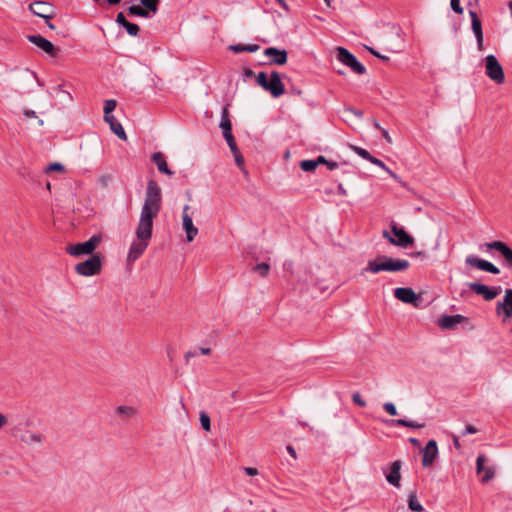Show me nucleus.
<instances>
[{
  "label": "nucleus",
  "mask_w": 512,
  "mask_h": 512,
  "mask_svg": "<svg viewBox=\"0 0 512 512\" xmlns=\"http://www.w3.org/2000/svg\"><path fill=\"white\" fill-rule=\"evenodd\" d=\"M160 208L161 190L154 181H150L147 185L144 204L135 231V238L131 242L127 253L126 265L128 267H132L148 248L152 239L153 221L160 212Z\"/></svg>",
  "instance_id": "f257e3e1"
},
{
  "label": "nucleus",
  "mask_w": 512,
  "mask_h": 512,
  "mask_svg": "<svg viewBox=\"0 0 512 512\" xmlns=\"http://www.w3.org/2000/svg\"><path fill=\"white\" fill-rule=\"evenodd\" d=\"M410 263L404 259H394L385 255H379L375 259L368 262L364 271L371 273H379L382 271L398 272L408 269Z\"/></svg>",
  "instance_id": "f03ea898"
},
{
  "label": "nucleus",
  "mask_w": 512,
  "mask_h": 512,
  "mask_svg": "<svg viewBox=\"0 0 512 512\" xmlns=\"http://www.w3.org/2000/svg\"><path fill=\"white\" fill-rule=\"evenodd\" d=\"M256 81L258 85L275 98L280 97L285 92L284 84L277 71H272L269 78L265 72H259L256 76Z\"/></svg>",
  "instance_id": "7ed1b4c3"
},
{
  "label": "nucleus",
  "mask_w": 512,
  "mask_h": 512,
  "mask_svg": "<svg viewBox=\"0 0 512 512\" xmlns=\"http://www.w3.org/2000/svg\"><path fill=\"white\" fill-rule=\"evenodd\" d=\"M391 234L388 231H383V237L389 241L390 244L406 248L414 243L411 237L403 228L398 227L396 224L391 226Z\"/></svg>",
  "instance_id": "20e7f679"
},
{
  "label": "nucleus",
  "mask_w": 512,
  "mask_h": 512,
  "mask_svg": "<svg viewBox=\"0 0 512 512\" xmlns=\"http://www.w3.org/2000/svg\"><path fill=\"white\" fill-rule=\"evenodd\" d=\"M476 473L482 484H487L494 479L496 468L490 464L489 458L485 454H480L476 460Z\"/></svg>",
  "instance_id": "39448f33"
},
{
  "label": "nucleus",
  "mask_w": 512,
  "mask_h": 512,
  "mask_svg": "<svg viewBox=\"0 0 512 512\" xmlns=\"http://www.w3.org/2000/svg\"><path fill=\"white\" fill-rule=\"evenodd\" d=\"M101 241L100 235H94L88 241L68 246L66 252L75 257L89 255L98 247Z\"/></svg>",
  "instance_id": "423d86ee"
},
{
  "label": "nucleus",
  "mask_w": 512,
  "mask_h": 512,
  "mask_svg": "<svg viewBox=\"0 0 512 512\" xmlns=\"http://www.w3.org/2000/svg\"><path fill=\"white\" fill-rule=\"evenodd\" d=\"M102 261L101 257L97 254L92 255L86 261L80 262L75 266L77 274L85 277L97 275L101 272Z\"/></svg>",
  "instance_id": "0eeeda50"
},
{
  "label": "nucleus",
  "mask_w": 512,
  "mask_h": 512,
  "mask_svg": "<svg viewBox=\"0 0 512 512\" xmlns=\"http://www.w3.org/2000/svg\"><path fill=\"white\" fill-rule=\"evenodd\" d=\"M485 72L487 77L496 84H503L505 74L502 65L494 55H488L485 58Z\"/></svg>",
  "instance_id": "6e6552de"
},
{
  "label": "nucleus",
  "mask_w": 512,
  "mask_h": 512,
  "mask_svg": "<svg viewBox=\"0 0 512 512\" xmlns=\"http://www.w3.org/2000/svg\"><path fill=\"white\" fill-rule=\"evenodd\" d=\"M486 252L496 251L503 259L505 266L512 270V249L502 241H491L483 245Z\"/></svg>",
  "instance_id": "1a4fd4ad"
},
{
  "label": "nucleus",
  "mask_w": 512,
  "mask_h": 512,
  "mask_svg": "<svg viewBox=\"0 0 512 512\" xmlns=\"http://www.w3.org/2000/svg\"><path fill=\"white\" fill-rule=\"evenodd\" d=\"M337 58L341 63L348 66L353 72L359 75L366 72L365 67L355 58V56L343 47L337 48Z\"/></svg>",
  "instance_id": "9d476101"
},
{
  "label": "nucleus",
  "mask_w": 512,
  "mask_h": 512,
  "mask_svg": "<svg viewBox=\"0 0 512 512\" xmlns=\"http://www.w3.org/2000/svg\"><path fill=\"white\" fill-rule=\"evenodd\" d=\"M394 296L397 300L405 304H411L418 308L421 305L422 298L420 294H416L412 288L399 287L394 290Z\"/></svg>",
  "instance_id": "9b49d317"
},
{
  "label": "nucleus",
  "mask_w": 512,
  "mask_h": 512,
  "mask_svg": "<svg viewBox=\"0 0 512 512\" xmlns=\"http://www.w3.org/2000/svg\"><path fill=\"white\" fill-rule=\"evenodd\" d=\"M469 288L477 295L482 296L483 299H485L486 301H491L495 299L501 293L502 290L500 286L490 287L478 282L470 283Z\"/></svg>",
  "instance_id": "f8f14e48"
},
{
  "label": "nucleus",
  "mask_w": 512,
  "mask_h": 512,
  "mask_svg": "<svg viewBox=\"0 0 512 512\" xmlns=\"http://www.w3.org/2000/svg\"><path fill=\"white\" fill-rule=\"evenodd\" d=\"M29 10L36 16L50 20L55 16L54 8L44 1H34L29 5Z\"/></svg>",
  "instance_id": "ddd939ff"
},
{
  "label": "nucleus",
  "mask_w": 512,
  "mask_h": 512,
  "mask_svg": "<svg viewBox=\"0 0 512 512\" xmlns=\"http://www.w3.org/2000/svg\"><path fill=\"white\" fill-rule=\"evenodd\" d=\"M189 210V205L183 207L182 226L186 233L187 242H192L198 234V228L193 224L192 217L188 213Z\"/></svg>",
  "instance_id": "4468645a"
},
{
  "label": "nucleus",
  "mask_w": 512,
  "mask_h": 512,
  "mask_svg": "<svg viewBox=\"0 0 512 512\" xmlns=\"http://www.w3.org/2000/svg\"><path fill=\"white\" fill-rule=\"evenodd\" d=\"M466 263L481 271L489 272L495 275H498L500 273V269L493 263L473 255H470L466 258Z\"/></svg>",
  "instance_id": "2eb2a0df"
},
{
  "label": "nucleus",
  "mask_w": 512,
  "mask_h": 512,
  "mask_svg": "<svg viewBox=\"0 0 512 512\" xmlns=\"http://www.w3.org/2000/svg\"><path fill=\"white\" fill-rule=\"evenodd\" d=\"M421 453L422 465L424 467H430L438 456V447L436 441L430 440L421 450Z\"/></svg>",
  "instance_id": "dca6fc26"
},
{
  "label": "nucleus",
  "mask_w": 512,
  "mask_h": 512,
  "mask_svg": "<svg viewBox=\"0 0 512 512\" xmlns=\"http://www.w3.org/2000/svg\"><path fill=\"white\" fill-rule=\"evenodd\" d=\"M27 39L29 40V42L33 43L35 46H37L38 48L43 50L48 55L53 56V57L56 56L57 49L55 48V46L53 45L52 42H50L49 40H47L43 36H41V35H29L27 37Z\"/></svg>",
  "instance_id": "f3484780"
},
{
  "label": "nucleus",
  "mask_w": 512,
  "mask_h": 512,
  "mask_svg": "<svg viewBox=\"0 0 512 512\" xmlns=\"http://www.w3.org/2000/svg\"><path fill=\"white\" fill-rule=\"evenodd\" d=\"M264 55L270 58V64L284 65L287 62V51L275 47H269L264 50Z\"/></svg>",
  "instance_id": "a211bd4d"
},
{
  "label": "nucleus",
  "mask_w": 512,
  "mask_h": 512,
  "mask_svg": "<svg viewBox=\"0 0 512 512\" xmlns=\"http://www.w3.org/2000/svg\"><path fill=\"white\" fill-rule=\"evenodd\" d=\"M400 469H401V461H399V460L394 461L391 465L390 473L386 475L387 482L397 488L400 487V480H401Z\"/></svg>",
  "instance_id": "6ab92c4d"
},
{
  "label": "nucleus",
  "mask_w": 512,
  "mask_h": 512,
  "mask_svg": "<svg viewBox=\"0 0 512 512\" xmlns=\"http://www.w3.org/2000/svg\"><path fill=\"white\" fill-rule=\"evenodd\" d=\"M469 14H470L471 20H472V30H473V32H474V34L476 36L479 48L482 49V45H483V32H482L481 21L478 18L476 12L470 10Z\"/></svg>",
  "instance_id": "aec40b11"
},
{
  "label": "nucleus",
  "mask_w": 512,
  "mask_h": 512,
  "mask_svg": "<svg viewBox=\"0 0 512 512\" xmlns=\"http://www.w3.org/2000/svg\"><path fill=\"white\" fill-rule=\"evenodd\" d=\"M153 162L157 165L158 170L166 174L168 176L173 175V172L169 169L168 164L166 162L165 156L161 152H156L152 155Z\"/></svg>",
  "instance_id": "412c9836"
},
{
  "label": "nucleus",
  "mask_w": 512,
  "mask_h": 512,
  "mask_svg": "<svg viewBox=\"0 0 512 512\" xmlns=\"http://www.w3.org/2000/svg\"><path fill=\"white\" fill-rule=\"evenodd\" d=\"M220 128L223 131V135L232 134V124L229 119L228 109L225 107L221 114Z\"/></svg>",
  "instance_id": "4be33fe9"
},
{
  "label": "nucleus",
  "mask_w": 512,
  "mask_h": 512,
  "mask_svg": "<svg viewBox=\"0 0 512 512\" xmlns=\"http://www.w3.org/2000/svg\"><path fill=\"white\" fill-rule=\"evenodd\" d=\"M392 423L396 426L408 427L411 429H420V428L425 427L424 422H418V421H412V420H406V419L393 420Z\"/></svg>",
  "instance_id": "5701e85b"
},
{
  "label": "nucleus",
  "mask_w": 512,
  "mask_h": 512,
  "mask_svg": "<svg viewBox=\"0 0 512 512\" xmlns=\"http://www.w3.org/2000/svg\"><path fill=\"white\" fill-rule=\"evenodd\" d=\"M42 435L39 433L28 431L22 436V441L26 444H40L42 443Z\"/></svg>",
  "instance_id": "b1692460"
},
{
  "label": "nucleus",
  "mask_w": 512,
  "mask_h": 512,
  "mask_svg": "<svg viewBox=\"0 0 512 512\" xmlns=\"http://www.w3.org/2000/svg\"><path fill=\"white\" fill-rule=\"evenodd\" d=\"M230 50L236 52V53H239V52H255L259 49V45L257 44H254V45H242V44H238V45H231L229 47Z\"/></svg>",
  "instance_id": "393cba45"
},
{
  "label": "nucleus",
  "mask_w": 512,
  "mask_h": 512,
  "mask_svg": "<svg viewBox=\"0 0 512 512\" xmlns=\"http://www.w3.org/2000/svg\"><path fill=\"white\" fill-rule=\"evenodd\" d=\"M128 13L133 16H139L147 18L149 17V11L139 5H132L128 8Z\"/></svg>",
  "instance_id": "a878e982"
},
{
  "label": "nucleus",
  "mask_w": 512,
  "mask_h": 512,
  "mask_svg": "<svg viewBox=\"0 0 512 512\" xmlns=\"http://www.w3.org/2000/svg\"><path fill=\"white\" fill-rule=\"evenodd\" d=\"M408 506H409L410 510H412L414 512H422L423 511V506L418 501V499L414 493H411L409 495Z\"/></svg>",
  "instance_id": "bb28decb"
},
{
  "label": "nucleus",
  "mask_w": 512,
  "mask_h": 512,
  "mask_svg": "<svg viewBox=\"0 0 512 512\" xmlns=\"http://www.w3.org/2000/svg\"><path fill=\"white\" fill-rule=\"evenodd\" d=\"M116 412L118 415L125 416L126 418H131L136 415V409L131 406H118Z\"/></svg>",
  "instance_id": "cd10ccee"
},
{
  "label": "nucleus",
  "mask_w": 512,
  "mask_h": 512,
  "mask_svg": "<svg viewBox=\"0 0 512 512\" xmlns=\"http://www.w3.org/2000/svg\"><path fill=\"white\" fill-rule=\"evenodd\" d=\"M142 6L149 12L155 14L158 11L160 0H140Z\"/></svg>",
  "instance_id": "c85d7f7f"
},
{
  "label": "nucleus",
  "mask_w": 512,
  "mask_h": 512,
  "mask_svg": "<svg viewBox=\"0 0 512 512\" xmlns=\"http://www.w3.org/2000/svg\"><path fill=\"white\" fill-rule=\"evenodd\" d=\"M110 129L114 132L115 135H117L120 139L126 140L127 135L125 133L124 128L122 125L117 121L115 123H111Z\"/></svg>",
  "instance_id": "c756f323"
},
{
  "label": "nucleus",
  "mask_w": 512,
  "mask_h": 512,
  "mask_svg": "<svg viewBox=\"0 0 512 512\" xmlns=\"http://www.w3.org/2000/svg\"><path fill=\"white\" fill-rule=\"evenodd\" d=\"M458 324H469V319L465 316H462L460 314L457 315H451L450 316V328L455 327Z\"/></svg>",
  "instance_id": "7c9ffc66"
},
{
  "label": "nucleus",
  "mask_w": 512,
  "mask_h": 512,
  "mask_svg": "<svg viewBox=\"0 0 512 512\" xmlns=\"http://www.w3.org/2000/svg\"><path fill=\"white\" fill-rule=\"evenodd\" d=\"M350 148L363 159L368 160L369 162L371 161L373 156L366 149H363L355 145H350Z\"/></svg>",
  "instance_id": "2f4dec72"
},
{
  "label": "nucleus",
  "mask_w": 512,
  "mask_h": 512,
  "mask_svg": "<svg viewBox=\"0 0 512 512\" xmlns=\"http://www.w3.org/2000/svg\"><path fill=\"white\" fill-rule=\"evenodd\" d=\"M44 172L45 173H51V172L64 173L65 167L61 163L55 162V163H51L48 166H46V168L44 169Z\"/></svg>",
  "instance_id": "473e14b6"
},
{
  "label": "nucleus",
  "mask_w": 512,
  "mask_h": 512,
  "mask_svg": "<svg viewBox=\"0 0 512 512\" xmlns=\"http://www.w3.org/2000/svg\"><path fill=\"white\" fill-rule=\"evenodd\" d=\"M318 162L314 160H304L300 163V167L303 171L310 172L316 169Z\"/></svg>",
  "instance_id": "72a5a7b5"
},
{
  "label": "nucleus",
  "mask_w": 512,
  "mask_h": 512,
  "mask_svg": "<svg viewBox=\"0 0 512 512\" xmlns=\"http://www.w3.org/2000/svg\"><path fill=\"white\" fill-rule=\"evenodd\" d=\"M253 270L262 277H266L269 273L270 266L267 263H260L256 265Z\"/></svg>",
  "instance_id": "f704fd0d"
},
{
  "label": "nucleus",
  "mask_w": 512,
  "mask_h": 512,
  "mask_svg": "<svg viewBox=\"0 0 512 512\" xmlns=\"http://www.w3.org/2000/svg\"><path fill=\"white\" fill-rule=\"evenodd\" d=\"M372 164L382 168L383 170H385L390 176H392L393 178L396 177L395 173L393 171H391L383 161H381L380 159L376 158V157H372L371 161H370Z\"/></svg>",
  "instance_id": "c9c22d12"
},
{
  "label": "nucleus",
  "mask_w": 512,
  "mask_h": 512,
  "mask_svg": "<svg viewBox=\"0 0 512 512\" xmlns=\"http://www.w3.org/2000/svg\"><path fill=\"white\" fill-rule=\"evenodd\" d=\"M201 426L205 431L211 430L210 417L205 412L200 413Z\"/></svg>",
  "instance_id": "e433bc0d"
},
{
  "label": "nucleus",
  "mask_w": 512,
  "mask_h": 512,
  "mask_svg": "<svg viewBox=\"0 0 512 512\" xmlns=\"http://www.w3.org/2000/svg\"><path fill=\"white\" fill-rule=\"evenodd\" d=\"M116 101L113 100V99H109V100H106L104 102V115H108V114H111L112 111L116 108Z\"/></svg>",
  "instance_id": "4c0bfd02"
},
{
  "label": "nucleus",
  "mask_w": 512,
  "mask_h": 512,
  "mask_svg": "<svg viewBox=\"0 0 512 512\" xmlns=\"http://www.w3.org/2000/svg\"><path fill=\"white\" fill-rule=\"evenodd\" d=\"M225 140L227 141V144L231 150V152H237L238 147H237V144H236V141L234 139V136L232 134H226V135H223Z\"/></svg>",
  "instance_id": "58836bf2"
},
{
  "label": "nucleus",
  "mask_w": 512,
  "mask_h": 512,
  "mask_svg": "<svg viewBox=\"0 0 512 512\" xmlns=\"http://www.w3.org/2000/svg\"><path fill=\"white\" fill-rule=\"evenodd\" d=\"M124 27L126 28L128 34L131 36H137L140 30L137 24L131 23L129 21L126 23Z\"/></svg>",
  "instance_id": "ea45409f"
},
{
  "label": "nucleus",
  "mask_w": 512,
  "mask_h": 512,
  "mask_svg": "<svg viewBox=\"0 0 512 512\" xmlns=\"http://www.w3.org/2000/svg\"><path fill=\"white\" fill-rule=\"evenodd\" d=\"M450 8L457 14H463V7L460 4V0H450Z\"/></svg>",
  "instance_id": "a19ab883"
},
{
  "label": "nucleus",
  "mask_w": 512,
  "mask_h": 512,
  "mask_svg": "<svg viewBox=\"0 0 512 512\" xmlns=\"http://www.w3.org/2000/svg\"><path fill=\"white\" fill-rule=\"evenodd\" d=\"M23 115L25 116L26 119H37L38 120V124L40 126L43 125V120L38 118V116L36 115L35 111L29 110V109H25V110H23Z\"/></svg>",
  "instance_id": "79ce46f5"
},
{
  "label": "nucleus",
  "mask_w": 512,
  "mask_h": 512,
  "mask_svg": "<svg viewBox=\"0 0 512 512\" xmlns=\"http://www.w3.org/2000/svg\"><path fill=\"white\" fill-rule=\"evenodd\" d=\"M232 154L235 158V162H236L237 166L240 167L246 173V170L244 168V158L241 155L240 151L237 150V152H232Z\"/></svg>",
  "instance_id": "37998d69"
},
{
  "label": "nucleus",
  "mask_w": 512,
  "mask_h": 512,
  "mask_svg": "<svg viewBox=\"0 0 512 512\" xmlns=\"http://www.w3.org/2000/svg\"><path fill=\"white\" fill-rule=\"evenodd\" d=\"M383 408L391 416L398 415V411L396 409V406L393 403H391V402L384 403Z\"/></svg>",
  "instance_id": "c03bdc74"
},
{
  "label": "nucleus",
  "mask_w": 512,
  "mask_h": 512,
  "mask_svg": "<svg viewBox=\"0 0 512 512\" xmlns=\"http://www.w3.org/2000/svg\"><path fill=\"white\" fill-rule=\"evenodd\" d=\"M352 400H353V402L355 404H357L360 407H365L366 406V401L361 397L359 392H355L352 395Z\"/></svg>",
  "instance_id": "a18cd8bd"
},
{
  "label": "nucleus",
  "mask_w": 512,
  "mask_h": 512,
  "mask_svg": "<svg viewBox=\"0 0 512 512\" xmlns=\"http://www.w3.org/2000/svg\"><path fill=\"white\" fill-rule=\"evenodd\" d=\"M438 325L442 329H448V315H442L438 320Z\"/></svg>",
  "instance_id": "49530a36"
},
{
  "label": "nucleus",
  "mask_w": 512,
  "mask_h": 512,
  "mask_svg": "<svg viewBox=\"0 0 512 512\" xmlns=\"http://www.w3.org/2000/svg\"><path fill=\"white\" fill-rule=\"evenodd\" d=\"M244 472L248 475V476H257L259 474V471L257 468L255 467H245L244 468Z\"/></svg>",
  "instance_id": "de8ad7c7"
},
{
  "label": "nucleus",
  "mask_w": 512,
  "mask_h": 512,
  "mask_svg": "<svg viewBox=\"0 0 512 512\" xmlns=\"http://www.w3.org/2000/svg\"><path fill=\"white\" fill-rule=\"evenodd\" d=\"M116 22L121 25V26H125L126 23L128 22L124 16V14L122 12L118 13L117 14V17H116Z\"/></svg>",
  "instance_id": "09e8293b"
},
{
  "label": "nucleus",
  "mask_w": 512,
  "mask_h": 512,
  "mask_svg": "<svg viewBox=\"0 0 512 512\" xmlns=\"http://www.w3.org/2000/svg\"><path fill=\"white\" fill-rule=\"evenodd\" d=\"M104 120L109 124V126H111V123L117 122L115 117L113 115H111V114L104 115Z\"/></svg>",
  "instance_id": "8fccbe9b"
},
{
  "label": "nucleus",
  "mask_w": 512,
  "mask_h": 512,
  "mask_svg": "<svg viewBox=\"0 0 512 512\" xmlns=\"http://www.w3.org/2000/svg\"><path fill=\"white\" fill-rule=\"evenodd\" d=\"M367 49L369 50V52L371 54H373L374 56L378 57V58H381V59H384V60H388V57H385V56H382L379 54V52L375 51L373 48L371 47H367Z\"/></svg>",
  "instance_id": "3c124183"
},
{
  "label": "nucleus",
  "mask_w": 512,
  "mask_h": 512,
  "mask_svg": "<svg viewBox=\"0 0 512 512\" xmlns=\"http://www.w3.org/2000/svg\"><path fill=\"white\" fill-rule=\"evenodd\" d=\"M276 2L286 11L289 12L290 8L285 0H276Z\"/></svg>",
  "instance_id": "603ef678"
},
{
  "label": "nucleus",
  "mask_w": 512,
  "mask_h": 512,
  "mask_svg": "<svg viewBox=\"0 0 512 512\" xmlns=\"http://www.w3.org/2000/svg\"><path fill=\"white\" fill-rule=\"evenodd\" d=\"M8 423V418L0 412V429Z\"/></svg>",
  "instance_id": "864d4df0"
},
{
  "label": "nucleus",
  "mask_w": 512,
  "mask_h": 512,
  "mask_svg": "<svg viewBox=\"0 0 512 512\" xmlns=\"http://www.w3.org/2000/svg\"><path fill=\"white\" fill-rule=\"evenodd\" d=\"M381 131H382V135H383L384 139H385L388 143H391V142H392V139H391V137H390V135H389L388 131H387V130H385V129H382V128H381Z\"/></svg>",
  "instance_id": "5fc2aeb1"
},
{
  "label": "nucleus",
  "mask_w": 512,
  "mask_h": 512,
  "mask_svg": "<svg viewBox=\"0 0 512 512\" xmlns=\"http://www.w3.org/2000/svg\"><path fill=\"white\" fill-rule=\"evenodd\" d=\"M409 442H410L413 446H416V447L420 446V442H419V440H418V439H416V438H410V439H409Z\"/></svg>",
  "instance_id": "6e6d98bb"
},
{
  "label": "nucleus",
  "mask_w": 512,
  "mask_h": 512,
  "mask_svg": "<svg viewBox=\"0 0 512 512\" xmlns=\"http://www.w3.org/2000/svg\"><path fill=\"white\" fill-rule=\"evenodd\" d=\"M200 352L203 355H209L211 353V349L210 348H200Z\"/></svg>",
  "instance_id": "4d7b16f0"
},
{
  "label": "nucleus",
  "mask_w": 512,
  "mask_h": 512,
  "mask_svg": "<svg viewBox=\"0 0 512 512\" xmlns=\"http://www.w3.org/2000/svg\"><path fill=\"white\" fill-rule=\"evenodd\" d=\"M197 355L196 352H193V351H189L185 354V358L188 360L189 358L191 357H195Z\"/></svg>",
  "instance_id": "13d9d810"
},
{
  "label": "nucleus",
  "mask_w": 512,
  "mask_h": 512,
  "mask_svg": "<svg viewBox=\"0 0 512 512\" xmlns=\"http://www.w3.org/2000/svg\"><path fill=\"white\" fill-rule=\"evenodd\" d=\"M315 161H316V162H318V164H320V163H323V164L328 163V161H327V160L325 159V157H323V156H319V157L317 158V160H315Z\"/></svg>",
  "instance_id": "bf43d9fd"
},
{
  "label": "nucleus",
  "mask_w": 512,
  "mask_h": 512,
  "mask_svg": "<svg viewBox=\"0 0 512 512\" xmlns=\"http://www.w3.org/2000/svg\"><path fill=\"white\" fill-rule=\"evenodd\" d=\"M326 164L328 165L330 170H333V169H335L338 166V164L336 162H329L328 161V163H326Z\"/></svg>",
  "instance_id": "052dcab7"
},
{
  "label": "nucleus",
  "mask_w": 512,
  "mask_h": 512,
  "mask_svg": "<svg viewBox=\"0 0 512 512\" xmlns=\"http://www.w3.org/2000/svg\"><path fill=\"white\" fill-rule=\"evenodd\" d=\"M466 432L473 434V433H476V429H475V427L469 425L466 427Z\"/></svg>",
  "instance_id": "680f3d73"
},
{
  "label": "nucleus",
  "mask_w": 512,
  "mask_h": 512,
  "mask_svg": "<svg viewBox=\"0 0 512 512\" xmlns=\"http://www.w3.org/2000/svg\"><path fill=\"white\" fill-rule=\"evenodd\" d=\"M245 75L247 77H252L253 76V71L251 69H245Z\"/></svg>",
  "instance_id": "e2e57ef3"
},
{
  "label": "nucleus",
  "mask_w": 512,
  "mask_h": 512,
  "mask_svg": "<svg viewBox=\"0 0 512 512\" xmlns=\"http://www.w3.org/2000/svg\"><path fill=\"white\" fill-rule=\"evenodd\" d=\"M47 26H48V28H49V29H51V30H54V29H55V26H54L51 22H49V20H47Z\"/></svg>",
  "instance_id": "0e129e2a"
},
{
  "label": "nucleus",
  "mask_w": 512,
  "mask_h": 512,
  "mask_svg": "<svg viewBox=\"0 0 512 512\" xmlns=\"http://www.w3.org/2000/svg\"><path fill=\"white\" fill-rule=\"evenodd\" d=\"M287 449L292 456H295V451L292 447L289 446Z\"/></svg>",
  "instance_id": "69168bd1"
},
{
  "label": "nucleus",
  "mask_w": 512,
  "mask_h": 512,
  "mask_svg": "<svg viewBox=\"0 0 512 512\" xmlns=\"http://www.w3.org/2000/svg\"><path fill=\"white\" fill-rule=\"evenodd\" d=\"M454 445H455V447H456V448H459V447H460V445H459V441H458V439H457V438H454Z\"/></svg>",
  "instance_id": "338daca9"
},
{
  "label": "nucleus",
  "mask_w": 512,
  "mask_h": 512,
  "mask_svg": "<svg viewBox=\"0 0 512 512\" xmlns=\"http://www.w3.org/2000/svg\"><path fill=\"white\" fill-rule=\"evenodd\" d=\"M46 189H47V190H49V191L51 190V184H50V182H47V183H46Z\"/></svg>",
  "instance_id": "774afa93"
}]
</instances>
